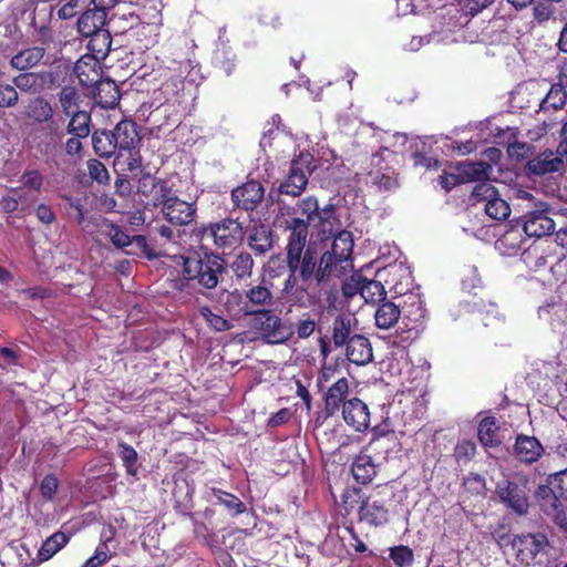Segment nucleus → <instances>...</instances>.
I'll return each instance as SVG.
<instances>
[{
  "instance_id": "obj_1",
  "label": "nucleus",
  "mask_w": 567,
  "mask_h": 567,
  "mask_svg": "<svg viewBox=\"0 0 567 567\" xmlns=\"http://www.w3.org/2000/svg\"><path fill=\"white\" fill-rule=\"evenodd\" d=\"M182 259V287L197 288V292L205 296L206 291L215 289L226 269L225 259L205 246L199 245V250L189 249L181 256Z\"/></svg>"
},
{
  "instance_id": "obj_2",
  "label": "nucleus",
  "mask_w": 567,
  "mask_h": 567,
  "mask_svg": "<svg viewBox=\"0 0 567 567\" xmlns=\"http://www.w3.org/2000/svg\"><path fill=\"white\" fill-rule=\"evenodd\" d=\"M286 213L289 218L285 219V230L289 231L287 238L308 239L309 227L324 231L326 224H331L334 218L336 207L328 204L320 207L316 196L309 195L299 199L293 206H287Z\"/></svg>"
},
{
  "instance_id": "obj_3",
  "label": "nucleus",
  "mask_w": 567,
  "mask_h": 567,
  "mask_svg": "<svg viewBox=\"0 0 567 567\" xmlns=\"http://www.w3.org/2000/svg\"><path fill=\"white\" fill-rule=\"evenodd\" d=\"M389 498L375 488L370 494L355 486H348L341 494L340 506L346 515L355 512L358 522L380 527L389 522Z\"/></svg>"
},
{
  "instance_id": "obj_4",
  "label": "nucleus",
  "mask_w": 567,
  "mask_h": 567,
  "mask_svg": "<svg viewBox=\"0 0 567 567\" xmlns=\"http://www.w3.org/2000/svg\"><path fill=\"white\" fill-rule=\"evenodd\" d=\"M307 239L287 238L286 245V265L289 271L298 272L301 281L316 282V286H327L336 289L333 276L331 272L326 271L323 278L320 277V271L323 266L322 256L318 258L316 249L310 246L306 247Z\"/></svg>"
},
{
  "instance_id": "obj_5",
  "label": "nucleus",
  "mask_w": 567,
  "mask_h": 567,
  "mask_svg": "<svg viewBox=\"0 0 567 567\" xmlns=\"http://www.w3.org/2000/svg\"><path fill=\"white\" fill-rule=\"evenodd\" d=\"M245 228L238 218L225 217L218 221L196 226L192 230V237L199 245L210 239L217 249L225 251L239 247L245 240Z\"/></svg>"
},
{
  "instance_id": "obj_6",
  "label": "nucleus",
  "mask_w": 567,
  "mask_h": 567,
  "mask_svg": "<svg viewBox=\"0 0 567 567\" xmlns=\"http://www.w3.org/2000/svg\"><path fill=\"white\" fill-rule=\"evenodd\" d=\"M316 168L313 155L307 151L300 152L290 161L289 169L276 189L277 197L272 200L281 205V196L299 197L306 190L309 176Z\"/></svg>"
},
{
  "instance_id": "obj_7",
  "label": "nucleus",
  "mask_w": 567,
  "mask_h": 567,
  "mask_svg": "<svg viewBox=\"0 0 567 567\" xmlns=\"http://www.w3.org/2000/svg\"><path fill=\"white\" fill-rule=\"evenodd\" d=\"M530 477L524 473H514L495 485V495L499 502L517 516L529 512Z\"/></svg>"
},
{
  "instance_id": "obj_8",
  "label": "nucleus",
  "mask_w": 567,
  "mask_h": 567,
  "mask_svg": "<svg viewBox=\"0 0 567 567\" xmlns=\"http://www.w3.org/2000/svg\"><path fill=\"white\" fill-rule=\"evenodd\" d=\"M353 236L349 230H340L333 238L330 249L322 256V269L320 277L326 276V271L331 272L334 278L344 276L349 268H352Z\"/></svg>"
},
{
  "instance_id": "obj_9",
  "label": "nucleus",
  "mask_w": 567,
  "mask_h": 567,
  "mask_svg": "<svg viewBox=\"0 0 567 567\" xmlns=\"http://www.w3.org/2000/svg\"><path fill=\"white\" fill-rule=\"evenodd\" d=\"M252 318L258 323V330L262 340L268 344H282L293 336V330L275 313L272 308L262 311Z\"/></svg>"
},
{
  "instance_id": "obj_10",
  "label": "nucleus",
  "mask_w": 567,
  "mask_h": 567,
  "mask_svg": "<svg viewBox=\"0 0 567 567\" xmlns=\"http://www.w3.org/2000/svg\"><path fill=\"white\" fill-rule=\"evenodd\" d=\"M515 558L525 565L533 563L536 557L549 545L543 533L515 535L511 539Z\"/></svg>"
},
{
  "instance_id": "obj_11",
  "label": "nucleus",
  "mask_w": 567,
  "mask_h": 567,
  "mask_svg": "<svg viewBox=\"0 0 567 567\" xmlns=\"http://www.w3.org/2000/svg\"><path fill=\"white\" fill-rule=\"evenodd\" d=\"M164 218L172 225L185 226L190 224L195 216L197 207L195 203H188L175 195H166L159 204Z\"/></svg>"
},
{
  "instance_id": "obj_12",
  "label": "nucleus",
  "mask_w": 567,
  "mask_h": 567,
  "mask_svg": "<svg viewBox=\"0 0 567 567\" xmlns=\"http://www.w3.org/2000/svg\"><path fill=\"white\" fill-rule=\"evenodd\" d=\"M265 198V187L256 179H248L235 187L230 193V199L235 208L251 213L257 209Z\"/></svg>"
},
{
  "instance_id": "obj_13",
  "label": "nucleus",
  "mask_w": 567,
  "mask_h": 567,
  "mask_svg": "<svg viewBox=\"0 0 567 567\" xmlns=\"http://www.w3.org/2000/svg\"><path fill=\"white\" fill-rule=\"evenodd\" d=\"M63 137L64 131L56 120L42 124L34 132L37 148L45 156L53 157L61 152Z\"/></svg>"
},
{
  "instance_id": "obj_14",
  "label": "nucleus",
  "mask_w": 567,
  "mask_h": 567,
  "mask_svg": "<svg viewBox=\"0 0 567 567\" xmlns=\"http://www.w3.org/2000/svg\"><path fill=\"white\" fill-rule=\"evenodd\" d=\"M272 288L274 282L266 277H261L257 282L247 286L245 292L254 316L275 306L276 300Z\"/></svg>"
},
{
  "instance_id": "obj_15",
  "label": "nucleus",
  "mask_w": 567,
  "mask_h": 567,
  "mask_svg": "<svg viewBox=\"0 0 567 567\" xmlns=\"http://www.w3.org/2000/svg\"><path fill=\"white\" fill-rule=\"evenodd\" d=\"M172 193L168 183L156 178L151 174H143L137 181V194L143 198L145 207H157L164 200L166 195Z\"/></svg>"
},
{
  "instance_id": "obj_16",
  "label": "nucleus",
  "mask_w": 567,
  "mask_h": 567,
  "mask_svg": "<svg viewBox=\"0 0 567 567\" xmlns=\"http://www.w3.org/2000/svg\"><path fill=\"white\" fill-rule=\"evenodd\" d=\"M518 223L527 237L542 238L550 235L555 229L554 220L544 209L528 210L518 218Z\"/></svg>"
},
{
  "instance_id": "obj_17",
  "label": "nucleus",
  "mask_w": 567,
  "mask_h": 567,
  "mask_svg": "<svg viewBox=\"0 0 567 567\" xmlns=\"http://www.w3.org/2000/svg\"><path fill=\"white\" fill-rule=\"evenodd\" d=\"M333 290L334 288L327 286H316V282L301 281V285L288 293L287 298L291 305L309 307L320 302L323 297L329 299Z\"/></svg>"
},
{
  "instance_id": "obj_18",
  "label": "nucleus",
  "mask_w": 567,
  "mask_h": 567,
  "mask_svg": "<svg viewBox=\"0 0 567 567\" xmlns=\"http://www.w3.org/2000/svg\"><path fill=\"white\" fill-rule=\"evenodd\" d=\"M341 414L346 424L357 432L363 433L370 426V410L359 398L353 396L343 402Z\"/></svg>"
},
{
  "instance_id": "obj_19",
  "label": "nucleus",
  "mask_w": 567,
  "mask_h": 567,
  "mask_svg": "<svg viewBox=\"0 0 567 567\" xmlns=\"http://www.w3.org/2000/svg\"><path fill=\"white\" fill-rule=\"evenodd\" d=\"M377 277L382 279L398 295L405 296L412 286V271L403 264L389 265L379 270Z\"/></svg>"
},
{
  "instance_id": "obj_20",
  "label": "nucleus",
  "mask_w": 567,
  "mask_h": 567,
  "mask_svg": "<svg viewBox=\"0 0 567 567\" xmlns=\"http://www.w3.org/2000/svg\"><path fill=\"white\" fill-rule=\"evenodd\" d=\"M545 453L540 441L530 435L519 433L515 437L513 455L522 464L532 465L538 462Z\"/></svg>"
},
{
  "instance_id": "obj_21",
  "label": "nucleus",
  "mask_w": 567,
  "mask_h": 567,
  "mask_svg": "<svg viewBox=\"0 0 567 567\" xmlns=\"http://www.w3.org/2000/svg\"><path fill=\"white\" fill-rule=\"evenodd\" d=\"M56 82L52 72H23L13 78V84L17 89L25 93L39 94L45 90H51Z\"/></svg>"
},
{
  "instance_id": "obj_22",
  "label": "nucleus",
  "mask_w": 567,
  "mask_h": 567,
  "mask_svg": "<svg viewBox=\"0 0 567 567\" xmlns=\"http://www.w3.org/2000/svg\"><path fill=\"white\" fill-rule=\"evenodd\" d=\"M567 161L565 156H560L557 151L550 150L542 152L539 155L529 159L526 169L529 174L543 176L551 173H560L565 171Z\"/></svg>"
},
{
  "instance_id": "obj_23",
  "label": "nucleus",
  "mask_w": 567,
  "mask_h": 567,
  "mask_svg": "<svg viewBox=\"0 0 567 567\" xmlns=\"http://www.w3.org/2000/svg\"><path fill=\"white\" fill-rule=\"evenodd\" d=\"M357 318L350 312H340L333 317L330 331L334 348H343L357 334Z\"/></svg>"
},
{
  "instance_id": "obj_24",
  "label": "nucleus",
  "mask_w": 567,
  "mask_h": 567,
  "mask_svg": "<svg viewBox=\"0 0 567 567\" xmlns=\"http://www.w3.org/2000/svg\"><path fill=\"white\" fill-rule=\"evenodd\" d=\"M534 495L542 512L550 517L561 532L567 533V513L563 502L554 501L547 489L535 492Z\"/></svg>"
},
{
  "instance_id": "obj_25",
  "label": "nucleus",
  "mask_w": 567,
  "mask_h": 567,
  "mask_svg": "<svg viewBox=\"0 0 567 567\" xmlns=\"http://www.w3.org/2000/svg\"><path fill=\"white\" fill-rule=\"evenodd\" d=\"M349 392V381L344 377L338 379L328 388L323 396V409L327 416H333L342 410L343 402L348 401Z\"/></svg>"
},
{
  "instance_id": "obj_26",
  "label": "nucleus",
  "mask_w": 567,
  "mask_h": 567,
  "mask_svg": "<svg viewBox=\"0 0 567 567\" xmlns=\"http://www.w3.org/2000/svg\"><path fill=\"white\" fill-rule=\"evenodd\" d=\"M118 152L132 151L141 142L137 124L133 120H122L112 130Z\"/></svg>"
},
{
  "instance_id": "obj_27",
  "label": "nucleus",
  "mask_w": 567,
  "mask_h": 567,
  "mask_svg": "<svg viewBox=\"0 0 567 567\" xmlns=\"http://www.w3.org/2000/svg\"><path fill=\"white\" fill-rule=\"evenodd\" d=\"M560 295L564 302L546 305L538 310L539 317H545L555 331L567 327V280L560 286Z\"/></svg>"
},
{
  "instance_id": "obj_28",
  "label": "nucleus",
  "mask_w": 567,
  "mask_h": 567,
  "mask_svg": "<svg viewBox=\"0 0 567 567\" xmlns=\"http://www.w3.org/2000/svg\"><path fill=\"white\" fill-rule=\"evenodd\" d=\"M404 297L403 303H399L401 309V319L404 327L411 330L415 328L413 324H417L423 321L426 309L419 295L406 292Z\"/></svg>"
},
{
  "instance_id": "obj_29",
  "label": "nucleus",
  "mask_w": 567,
  "mask_h": 567,
  "mask_svg": "<svg viewBox=\"0 0 567 567\" xmlns=\"http://www.w3.org/2000/svg\"><path fill=\"white\" fill-rule=\"evenodd\" d=\"M344 347L347 359L355 365L368 364L373 359L370 340L360 333L353 334Z\"/></svg>"
},
{
  "instance_id": "obj_30",
  "label": "nucleus",
  "mask_w": 567,
  "mask_h": 567,
  "mask_svg": "<svg viewBox=\"0 0 567 567\" xmlns=\"http://www.w3.org/2000/svg\"><path fill=\"white\" fill-rule=\"evenodd\" d=\"M223 308L233 320L254 317L245 289H234L231 291H227L223 302Z\"/></svg>"
},
{
  "instance_id": "obj_31",
  "label": "nucleus",
  "mask_w": 567,
  "mask_h": 567,
  "mask_svg": "<svg viewBox=\"0 0 567 567\" xmlns=\"http://www.w3.org/2000/svg\"><path fill=\"white\" fill-rule=\"evenodd\" d=\"M378 466L373 462L371 455L368 454V447H364L358 455L353 457L351 463V473L353 478L367 485L373 481L378 474Z\"/></svg>"
},
{
  "instance_id": "obj_32",
  "label": "nucleus",
  "mask_w": 567,
  "mask_h": 567,
  "mask_svg": "<svg viewBox=\"0 0 567 567\" xmlns=\"http://www.w3.org/2000/svg\"><path fill=\"white\" fill-rule=\"evenodd\" d=\"M106 12L104 9L95 6L93 9L85 10L78 19V31L83 37H89L97 31L104 30Z\"/></svg>"
},
{
  "instance_id": "obj_33",
  "label": "nucleus",
  "mask_w": 567,
  "mask_h": 567,
  "mask_svg": "<svg viewBox=\"0 0 567 567\" xmlns=\"http://www.w3.org/2000/svg\"><path fill=\"white\" fill-rule=\"evenodd\" d=\"M524 260L529 268L537 271L546 267H551L559 258L556 256L554 247L548 244L546 247L535 246L525 250Z\"/></svg>"
},
{
  "instance_id": "obj_34",
  "label": "nucleus",
  "mask_w": 567,
  "mask_h": 567,
  "mask_svg": "<svg viewBox=\"0 0 567 567\" xmlns=\"http://www.w3.org/2000/svg\"><path fill=\"white\" fill-rule=\"evenodd\" d=\"M455 169L463 184L488 179L493 167L486 162H460Z\"/></svg>"
},
{
  "instance_id": "obj_35",
  "label": "nucleus",
  "mask_w": 567,
  "mask_h": 567,
  "mask_svg": "<svg viewBox=\"0 0 567 567\" xmlns=\"http://www.w3.org/2000/svg\"><path fill=\"white\" fill-rule=\"evenodd\" d=\"M247 244L256 255H265L274 247L272 230L264 224L255 226L248 236Z\"/></svg>"
},
{
  "instance_id": "obj_36",
  "label": "nucleus",
  "mask_w": 567,
  "mask_h": 567,
  "mask_svg": "<svg viewBox=\"0 0 567 567\" xmlns=\"http://www.w3.org/2000/svg\"><path fill=\"white\" fill-rule=\"evenodd\" d=\"M25 116L39 124L55 121L51 103L42 96H35L30 100L25 109Z\"/></svg>"
},
{
  "instance_id": "obj_37",
  "label": "nucleus",
  "mask_w": 567,
  "mask_h": 567,
  "mask_svg": "<svg viewBox=\"0 0 567 567\" xmlns=\"http://www.w3.org/2000/svg\"><path fill=\"white\" fill-rule=\"evenodd\" d=\"M92 146L95 154L102 158H110L118 153L112 130H95L92 133Z\"/></svg>"
},
{
  "instance_id": "obj_38",
  "label": "nucleus",
  "mask_w": 567,
  "mask_h": 567,
  "mask_svg": "<svg viewBox=\"0 0 567 567\" xmlns=\"http://www.w3.org/2000/svg\"><path fill=\"white\" fill-rule=\"evenodd\" d=\"M210 496L208 501L214 505H223L231 516H237L246 512L245 503L236 495L223 491L217 487L210 488Z\"/></svg>"
},
{
  "instance_id": "obj_39",
  "label": "nucleus",
  "mask_w": 567,
  "mask_h": 567,
  "mask_svg": "<svg viewBox=\"0 0 567 567\" xmlns=\"http://www.w3.org/2000/svg\"><path fill=\"white\" fill-rule=\"evenodd\" d=\"M525 238L519 226L508 227L497 239L496 246L504 255H516L524 248Z\"/></svg>"
},
{
  "instance_id": "obj_40",
  "label": "nucleus",
  "mask_w": 567,
  "mask_h": 567,
  "mask_svg": "<svg viewBox=\"0 0 567 567\" xmlns=\"http://www.w3.org/2000/svg\"><path fill=\"white\" fill-rule=\"evenodd\" d=\"M44 47H31L21 50L10 60V65L19 71H24L38 65L44 58Z\"/></svg>"
},
{
  "instance_id": "obj_41",
  "label": "nucleus",
  "mask_w": 567,
  "mask_h": 567,
  "mask_svg": "<svg viewBox=\"0 0 567 567\" xmlns=\"http://www.w3.org/2000/svg\"><path fill=\"white\" fill-rule=\"evenodd\" d=\"M374 319L378 328L384 330L392 328L401 319L400 305L385 299L380 302L374 313Z\"/></svg>"
},
{
  "instance_id": "obj_42",
  "label": "nucleus",
  "mask_w": 567,
  "mask_h": 567,
  "mask_svg": "<svg viewBox=\"0 0 567 567\" xmlns=\"http://www.w3.org/2000/svg\"><path fill=\"white\" fill-rule=\"evenodd\" d=\"M499 426L494 416H485L481 420L477 427V437L481 444L486 449L497 447L501 445L498 436Z\"/></svg>"
},
{
  "instance_id": "obj_43",
  "label": "nucleus",
  "mask_w": 567,
  "mask_h": 567,
  "mask_svg": "<svg viewBox=\"0 0 567 567\" xmlns=\"http://www.w3.org/2000/svg\"><path fill=\"white\" fill-rule=\"evenodd\" d=\"M547 489L554 501H567V468L548 476L546 484L539 485L535 492Z\"/></svg>"
},
{
  "instance_id": "obj_44",
  "label": "nucleus",
  "mask_w": 567,
  "mask_h": 567,
  "mask_svg": "<svg viewBox=\"0 0 567 567\" xmlns=\"http://www.w3.org/2000/svg\"><path fill=\"white\" fill-rule=\"evenodd\" d=\"M254 266L255 261L251 255L244 250L235 255L229 264H226L238 282L246 281L251 277Z\"/></svg>"
},
{
  "instance_id": "obj_45",
  "label": "nucleus",
  "mask_w": 567,
  "mask_h": 567,
  "mask_svg": "<svg viewBox=\"0 0 567 567\" xmlns=\"http://www.w3.org/2000/svg\"><path fill=\"white\" fill-rule=\"evenodd\" d=\"M87 38L90 39L86 48L91 53V56L97 62L104 60L107 56L112 44V37L110 31L104 29L89 35Z\"/></svg>"
},
{
  "instance_id": "obj_46",
  "label": "nucleus",
  "mask_w": 567,
  "mask_h": 567,
  "mask_svg": "<svg viewBox=\"0 0 567 567\" xmlns=\"http://www.w3.org/2000/svg\"><path fill=\"white\" fill-rule=\"evenodd\" d=\"M70 536L59 530L49 536L38 550V560L40 563L51 559L58 551L68 545Z\"/></svg>"
},
{
  "instance_id": "obj_47",
  "label": "nucleus",
  "mask_w": 567,
  "mask_h": 567,
  "mask_svg": "<svg viewBox=\"0 0 567 567\" xmlns=\"http://www.w3.org/2000/svg\"><path fill=\"white\" fill-rule=\"evenodd\" d=\"M95 100L104 109L114 107L120 101V90L112 80L100 81L95 89Z\"/></svg>"
},
{
  "instance_id": "obj_48",
  "label": "nucleus",
  "mask_w": 567,
  "mask_h": 567,
  "mask_svg": "<svg viewBox=\"0 0 567 567\" xmlns=\"http://www.w3.org/2000/svg\"><path fill=\"white\" fill-rule=\"evenodd\" d=\"M567 102L566 86L555 83L539 104V111H558L564 109Z\"/></svg>"
},
{
  "instance_id": "obj_49",
  "label": "nucleus",
  "mask_w": 567,
  "mask_h": 567,
  "mask_svg": "<svg viewBox=\"0 0 567 567\" xmlns=\"http://www.w3.org/2000/svg\"><path fill=\"white\" fill-rule=\"evenodd\" d=\"M193 524V534L196 539L203 540L204 545L209 548L218 547L217 535L213 532L214 527H210L207 522H202L197 518L196 514L192 512L185 513Z\"/></svg>"
},
{
  "instance_id": "obj_50",
  "label": "nucleus",
  "mask_w": 567,
  "mask_h": 567,
  "mask_svg": "<svg viewBox=\"0 0 567 567\" xmlns=\"http://www.w3.org/2000/svg\"><path fill=\"white\" fill-rule=\"evenodd\" d=\"M382 279H368L364 277L363 286L361 287V297L367 303L377 305L386 299V291Z\"/></svg>"
},
{
  "instance_id": "obj_51",
  "label": "nucleus",
  "mask_w": 567,
  "mask_h": 567,
  "mask_svg": "<svg viewBox=\"0 0 567 567\" xmlns=\"http://www.w3.org/2000/svg\"><path fill=\"white\" fill-rule=\"evenodd\" d=\"M69 116L71 118L66 125V132L79 137H87L91 133V114L86 111H78Z\"/></svg>"
},
{
  "instance_id": "obj_52",
  "label": "nucleus",
  "mask_w": 567,
  "mask_h": 567,
  "mask_svg": "<svg viewBox=\"0 0 567 567\" xmlns=\"http://www.w3.org/2000/svg\"><path fill=\"white\" fill-rule=\"evenodd\" d=\"M117 454L123 463V466L125 467L127 475L136 476L140 468L138 454L136 450L125 442H120L117 445Z\"/></svg>"
},
{
  "instance_id": "obj_53",
  "label": "nucleus",
  "mask_w": 567,
  "mask_h": 567,
  "mask_svg": "<svg viewBox=\"0 0 567 567\" xmlns=\"http://www.w3.org/2000/svg\"><path fill=\"white\" fill-rule=\"evenodd\" d=\"M198 313L204 318L206 324L216 332L229 331L234 327L230 320L214 312L208 306L199 307Z\"/></svg>"
},
{
  "instance_id": "obj_54",
  "label": "nucleus",
  "mask_w": 567,
  "mask_h": 567,
  "mask_svg": "<svg viewBox=\"0 0 567 567\" xmlns=\"http://www.w3.org/2000/svg\"><path fill=\"white\" fill-rule=\"evenodd\" d=\"M115 166H120L122 171L134 172L142 167V157L136 148L132 151H122L117 153Z\"/></svg>"
},
{
  "instance_id": "obj_55",
  "label": "nucleus",
  "mask_w": 567,
  "mask_h": 567,
  "mask_svg": "<svg viewBox=\"0 0 567 567\" xmlns=\"http://www.w3.org/2000/svg\"><path fill=\"white\" fill-rule=\"evenodd\" d=\"M59 102L65 115L69 116L70 114L78 112L79 94L76 89L69 85L63 86L59 93Z\"/></svg>"
},
{
  "instance_id": "obj_56",
  "label": "nucleus",
  "mask_w": 567,
  "mask_h": 567,
  "mask_svg": "<svg viewBox=\"0 0 567 567\" xmlns=\"http://www.w3.org/2000/svg\"><path fill=\"white\" fill-rule=\"evenodd\" d=\"M485 213L495 220H504L509 216L511 207L498 194L485 204Z\"/></svg>"
},
{
  "instance_id": "obj_57",
  "label": "nucleus",
  "mask_w": 567,
  "mask_h": 567,
  "mask_svg": "<svg viewBox=\"0 0 567 567\" xmlns=\"http://www.w3.org/2000/svg\"><path fill=\"white\" fill-rule=\"evenodd\" d=\"M389 557L396 567H411L414 563V553L405 545L391 547L389 549Z\"/></svg>"
},
{
  "instance_id": "obj_58",
  "label": "nucleus",
  "mask_w": 567,
  "mask_h": 567,
  "mask_svg": "<svg viewBox=\"0 0 567 567\" xmlns=\"http://www.w3.org/2000/svg\"><path fill=\"white\" fill-rule=\"evenodd\" d=\"M106 229L104 230V234L111 243L118 249H124L132 245V236L123 231V229L114 224V223H107L105 224Z\"/></svg>"
},
{
  "instance_id": "obj_59",
  "label": "nucleus",
  "mask_w": 567,
  "mask_h": 567,
  "mask_svg": "<svg viewBox=\"0 0 567 567\" xmlns=\"http://www.w3.org/2000/svg\"><path fill=\"white\" fill-rule=\"evenodd\" d=\"M498 195V190L495 188L493 184L488 179L480 181L473 188L471 197L476 202H485L488 203L489 199L496 197Z\"/></svg>"
},
{
  "instance_id": "obj_60",
  "label": "nucleus",
  "mask_w": 567,
  "mask_h": 567,
  "mask_svg": "<svg viewBox=\"0 0 567 567\" xmlns=\"http://www.w3.org/2000/svg\"><path fill=\"white\" fill-rule=\"evenodd\" d=\"M316 319L309 312H306L298 319L292 330L299 339H307L316 331Z\"/></svg>"
},
{
  "instance_id": "obj_61",
  "label": "nucleus",
  "mask_w": 567,
  "mask_h": 567,
  "mask_svg": "<svg viewBox=\"0 0 567 567\" xmlns=\"http://www.w3.org/2000/svg\"><path fill=\"white\" fill-rule=\"evenodd\" d=\"M31 27L34 30V41L40 43L41 47L50 45L54 41V32L49 23H38L34 18L31 22Z\"/></svg>"
},
{
  "instance_id": "obj_62",
  "label": "nucleus",
  "mask_w": 567,
  "mask_h": 567,
  "mask_svg": "<svg viewBox=\"0 0 567 567\" xmlns=\"http://www.w3.org/2000/svg\"><path fill=\"white\" fill-rule=\"evenodd\" d=\"M364 277L357 272L352 274L348 279H346L341 285V292L347 298H353L355 295H361V287L363 286Z\"/></svg>"
},
{
  "instance_id": "obj_63",
  "label": "nucleus",
  "mask_w": 567,
  "mask_h": 567,
  "mask_svg": "<svg viewBox=\"0 0 567 567\" xmlns=\"http://www.w3.org/2000/svg\"><path fill=\"white\" fill-rule=\"evenodd\" d=\"M18 101L19 94L16 85L0 82V107H12L18 103Z\"/></svg>"
},
{
  "instance_id": "obj_64",
  "label": "nucleus",
  "mask_w": 567,
  "mask_h": 567,
  "mask_svg": "<svg viewBox=\"0 0 567 567\" xmlns=\"http://www.w3.org/2000/svg\"><path fill=\"white\" fill-rule=\"evenodd\" d=\"M59 482L54 474H47L40 484V494L45 501H53Z\"/></svg>"
}]
</instances>
